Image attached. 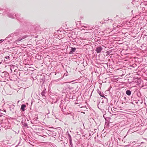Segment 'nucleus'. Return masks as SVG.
Instances as JSON below:
<instances>
[{
    "mask_svg": "<svg viewBox=\"0 0 147 147\" xmlns=\"http://www.w3.org/2000/svg\"><path fill=\"white\" fill-rule=\"evenodd\" d=\"M102 48L101 47H98L96 49V51L97 53L100 52L101 50H102Z\"/></svg>",
    "mask_w": 147,
    "mask_h": 147,
    "instance_id": "1",
    "label": "nucleus"
},
{
    "mask_svg": "<svg viewBox=\"0 0 147 147\" xmlns=\"http://www.w3.org/2000/svg\"><path fill=\"white\" fill-rule=\"evenodd\" d=\"M26 106L25 105L23 104L21 105V110L22 111H24L25 110V108L26 107Z\"/></svg>",
    "mask_w": 147,
    "mask_h": 147,
    "instance_id": "2",
    "label": "nucleus"
},
{
    "mask_svg": "<svg viewBox=\"0 0 147 147\" xmlns=\"http://www.w3.org/2000/svg\"><path fill=\"white\" fill-rule=\"evenodd\" d=\"M126 93L129 96L131 94V92L129 90H127L126 91Z\"/></svg>",
    "mask_w": 147,
    "mask_h": 147,
    "instance_id": "3",
    "label": "nucleus"
},
{
    "mask_svg": "<svg viewBox=\"0 0 147 147\" xmlns=\"http://www.w3.org/2000/svg\"><path fill=\"white\" fill-rule=\"evenodd\" d=\"M71 51H70V53H72L75 51L76 48H71Z\"/></svg>",
    "mask_w": 147,
    "mask_h": 147,
    "instance_id": "4",
    "label": "nucleus"
},
{
    "mask_svg": "<svg viewBox=\"0 0 147 147\" xmlns=\"http://www.w3.org/2000/svg\"><path fill=\"white\" fill-rule=\"evenodd\" d=\"M6 59H8L9 58V56H6L5 57H4Z\"/></svg>",
    "mask_w": 147,
    "mask_h": 147,
    "instance_id": "5",
    "label": "nucleus"
},
{
    "mask_svg": "<svg viewBox=\"0 0 147 147\" xmlns=\"http://www.w3.org/2000/svg\"><path fill=\"white\" fill-rule=\"evenodd\" d=\"M21 40V39H17L16 41H20V40Z\"/></svg>",
    "mask_w": 147,
    "mask_h": 147,
    "instance_id": "6",
    "label": "nucleus"
},
{
    "mask_svg": "<svg viewBox=\"0 0 147 147\" xmlns=\"http://www.w3.org/2000/svg\"><path fill=\"white\" fill-rule=\"evenodd\" d=\"M1 40H0V43H1Z\"/></svg>",
    "mask_w": 147,
    "mask_h": 147,
    "instance_id": "7",
    "label": "nucleus"
}]
</instances>
